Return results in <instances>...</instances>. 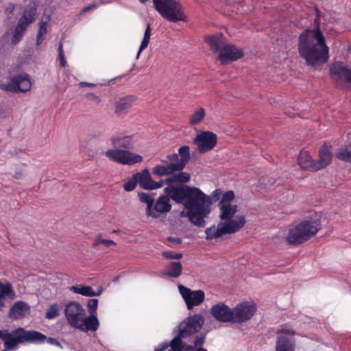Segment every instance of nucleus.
<instances>
[{"instance_id":"obj_1","label":"nucleus","mask_w":351,"mask_h":351,"mask_svg":"<svg viewBox=\"0 0 351 351\" xmlns=\"http://www.w3.org/2000/svg\"><path fill=\"white\" fill-rule=\"evenodd\" d=\"M190 178L188 173L180 172L165 181L168 184L165 188V193L176 202L184 206L180 213L181 217H187L196 226L204 227L205 219L211 212V205L221 199L219 203L220 221L217 226H213L206 230V239L211 240L224 234H234L243 228L246 220L244 215H237L238 206L232 202L235 198L234 191H228L222 194L221 190L217 189L210 195H207L197 187L181 186L177 183H186Z\"/></svg>"},{"instance_id":"obj_2","label":"nucleus","mask_w":351,"mask_h":351,"mask_svg":"<svg viewBox=\"0 0 351 351\" xmlns=\"http://www.w3.org/2000/svg\"><path fill=\"white\" fill-rule=\"evenodd\" d=\"M298 51L306 65L319 66L329 60V48L319 25L315 29H308L299 36Z\"/></svg>"},{"instance_id":"obj_3","label":"nucleus","mask_w":351,"mask_h":351,"mask_svg":"<svg viewBox=\"0 0 351 351\" xmlns=\"http://www.w3.org/2000/svg\"><path fill=\"white\" fill-rule=\"evenodd\" d=\"M134 135L120 133L110 138L113 148L105 152L106 156L110 160L123 165H134L143 161V156L138 154L131 152V149L136 142Z\"/></svg>"},{"instance_id":"obj_4","label":"nucleus","mask_w":351,"mask_h":351,"mask_svg":"<svg viewBox=\"0 0 351 351\" xmlns=\"http://www.w3.org/2000/svg\"><path fill=\"white\" fill-rule=\"evenodd\" d=\"M47 337L45 335L36 330H25L23 328H19L9 332L7 330H0V339L4 343V346L8 350H11L18 344L27 343H43Z\"/></svg>"},{"instance_id":"obj_5","label":"nucleus","mask_w":351,"mask_h":351,"mask_svg":"<svg viewBox=\"0 0 351 351\" xmlns=\"http://www.w3.org/2000/svg\"><path fill=\"white\" fill-rule=\"evenodd\" d=\"M190 159L189 147L182 146L178 149V154H172L167 156V160H161L164 165H158L152 169L153 174L162 176H167L181 171Z\"/></svg>"},{"instance_id":"obj_6","label":"nucleus","mask_w":351,"mask_h":351,"mask_svg":"<svg viewBox=\"0 0 351 351\" xmlns=\"http://www.w3.org/2000/svg\"><path fill=\"white\" fill-rule=\"evenodd\" d=\"M321 229L318 220H304L289 228L286 241L289 245L301 244L314 236Z\"/></svg>"},{"instance_id":"obj_7","label":"nucleus","mask_w":351,"mask_h":351,"mask_svg":"<svg viewBox=\"0 0 351 351\" xmlns=\"http://www.w3.org/2000/svg\"><path fill=\"white\" fill-rule=\"evenodd\" d=\"M156 10L165 19L171 22L185 21L186 15L178 0H154Z\"/></svg>"},{"instance_id":"obj_8","label":"nucleus","mask_w":351,"mask_h":351,"mask_svg":"<svg viewBox=\"0 0 351 351\" xmlns=\"http://www.w3.org/2000/svg\"><path fill=\"white\" fill-rule=\"evenodd\" d=\"M64 314L71 326L82 331L90 330L86 322V311L80 304L75 302H70L65 307Z\"/></svg>"},{"instance_id":"obj_9","label":"nucleus","mask_w":351,"mask_h":351,"mask_svg":"<svg viewBox=\"0 0 351 351\" xmlns=\"http://www.w3.org/2000/svg\"><path fill=\"white\" fill-rule=\"evenodd\" d=\"M256 311V306L253 302H241L232 308L233 323L241 324L250 320Z\"/></svg>"},{"instance_id":"obj_10","label":"nucleus","mask_w":351,"mask_h":351,"mask_svg":"<svg viewBox=\"0 0 351 351\" xmlns=\"http://www.w3.org/2000/svg\"><path fill=\"white\" fill-rule=\"evenodd\" d=\"M204 322V318L200 314H195L187 317L180 324V336L185 337L197 332L200 330Z\"/></svg>"},{"instance_id":"obj_11","label":"nucleus","mask_w":351,"mask_h":351,"mask_svg":"<svg viewBox=\"0 0 351 351\" xmlns=\"http://www.w3.org/2000/svg\"><path fill=\"white\" fill-rule=\"evenodd\" d=\"M217 142V135L210 131H203L198 133L194 139L197 150L201 153L207 152L213 149Z\"/></svg>"},{"instance_id":"obj_12","label":"nucleus","mask_w":351,"mask_h":351,"mask_svg":"<svg viewBox=\"0 0 351 351\" xmlns=\"http://www.w3.org/2000/svg\"><path fill=\"white\" fill-rule=\"evenodd\" d=\"M244 55L241 48L231 44H225L217 56V59L222 64H229L241 58Z\"/></svg>"},{"instance_id":"obj_13","label":"nucleus","mask_w":351,"mask_h":351,"mask_svg":"<svg viewBox=\"0 0 351 351\" xmlns=\"http://www.w3.org/2000/svg\"><path fill=\"white\" fill-rule=\"evenodd\" d=\"M178 290L189 309L202 304L205 298L204 292L202 290L192 291L183 285L178 286Z\"/></svg>"},{"instance_id":"obj_14","label":"nucleus","mask_w":351,"mask_h":351,"mask_svg":"<svg viewBox=\"0 0 351 351\" xmlns=\"http://www.w3.org/2000/svg\"><path fill=\"white\" fill-rule=\"evenodd\" d=\"M293 335L294 332L291 328L287 326H284L277 338L276 351H294Z\"/></svg>"},{"instance_id":"obj_15","label":"nucleus","mask_w":351,"mask_h":351,"mask_svg":"<svg viewBox=\"0 0 351 351\" xmlns=\"http://www.w3.org/2000/svg\"><path fill=\"white\" fill-rule=\"evenodd\" d=\"M211 315L219 322L233 323L232 308L224 303H219L210 308Z\"/></svg>"},{"instance_id":"obj_16","label":"nucleus","mask_w":351,"mask_h":351,"mask_svg":"<svg viewBox=\"0 0 351 351\" xmlns=\"http://www.w3.org/2000/svg\"><path fill=\"white\" fill-rule=\"evenodd\" d=\"M169 198H171V197L167 194L166 195L160 196L156 200V203H154V206L151 211H149L148 217L158 218L162 214L169 212L171 208Z\"/></svg>"},{"instance_id":"obj_17","label":"nucleus","mask_w":351,"mask_h":351,"mask_svg":"<svg viewBox=\"0 0 351 351\" xmlns=\"http://www.w3.org/2000/svg\"><path fill=\"white\" fill-rule=\"evenodd\" d=\"M136 177L138 178V183L140 186L146 190L160 189L165 184V182L162 180L160 182L154 181L147 169H144L141 172L136 173Z\"/></svg>"},{"instance_id":"obj_18","label":"nucleus","mask_w":351,"mask_h":351,"mask_svg":"<svg viewBox=\"0 0 351 351\" xmlns=\"http://www.w3.org/2000/svg\"><path fill=\"white\" fill-rule=\"evenodd\" d=\"M88 308L89 316L86 317V322L88 324V327L91 331L97 330L99 323L97 317V308L98 306V300L91 299L87 304Z\"/></svg>"},{"instance_id":"obj_19","label":"nucleus","mask_w":351,"mask_h":351,"mask_svg":"<svg viewBox=\"0 0 351 351\" xmlns=\"http://www.w3.org/2000/svg\"><path fill=\"white\" fill-rule=\"evenodd\" d=\"M205 42L208 44L210 50L217 56L226 44L225 38L221 33L206 36Z\"/></svg>"},{"instance_id":"obj_20","label":"nucleus","mask_w":351,"mask_h":351,"mask_svg":"<svg viewBox=\"0 0 351 351\" xmlns=\"http://www.w3.org/2000/svg\"><path fill=\"white\" fill-rule=\"evenodd\" d=\"M30 306L23 301H18L10 308L8 316L13 319H18L26 316L29 313Z\"/></svg>"},{"instance_id":"obj_21","label":"nucleus","mask_w":351,"mask_h":351,"mask_svg":"<svg viewBox=\"0 0 351 351\" xmlns=\"http://www.w3.org/2000/svg\"><path fill=\"white\" fill-rule=\"evenodd\" d=\"M331 159L332 153L330 147L323 145L319 152V160L317 161L315 160V166L317 168V171L328 166L330 163Z\"/></svg>"},{"instance_id":"obj_22","label":"nucleus","mask_w":351,"mask_h":351,"mask_svg":"<svg viewBox=\"0 0 351 351\" xmlns=\"http://www.w3.org/2000/svg\"><path fill=\"white\" fill-rule=\"evenodd\" d=\"M298 163L303 169L313 171H317V168L315 166V160L312 159L309 153L306 151L300 152L298 158Z\"/></svg>"},{"instance_id":"obj_23","label":"nucleus","mask_w":351,"mask_h":351,"mask_svg":"<svg viewBox=\"0 0 351 351\" xmlns=\"http://www.w3.org/2000/svg\"><path fill=\"white\" fill-rule=\"evenodd\" d=\"M133 101V98L131 97H124L120 98L115 103L114 112L119 116H121L125 114L131 108Z\"/></svg>"},{"instance_id":"obj_24","label":"nucleus","mask_w":351,"mask_h":351,"mask_svg":"<svg viewBox=\"0 0 351 351\" xmlns=\"http://www.w3.org/2000/svg\"><path fill=\"white\" fill-rule=\"evenodd\" d=\"M348 67L341 62H336L332 63L330 66V73L332 78L335 81H339L343 79V77L348 70Z\"/></svg>"},{"instance_id":"obj_25","label":"nucleus","mask_w":351,"mask_h":351,"mask_svg":"<svg viewBox=\"0 0 351 351\" xmlns=\"http://www.w3.org/2000/svg\"><path fill=\"white\" fill-rule=\"evenodd\" d=\"M17 84V92H27L31 89L32 82L26 74L15 76Z\"/></svg>"},{"instance_id":"obj_26","label":"nucleus","mask_w":351,"mask_h":351,"mask_svg":"<svg viewBox=\"0 0 351 351\" xmlns=\"http://www.w3.org/2000/svg\"><path fill=\"white\" fill-rule=\"evenodd\" d=\"M206 117V110L202 107L197 108L191 114L189 123L191 125H197L201 123Z\"/></svg>"},{"instance_id":"obj_27","label":"nucleus","mask_w":351,"mask_h":351,"mask_svg":"<svg viewBox=\"0 0 351 351\" xmlns=\"http://www.w3.org/2000/svg\"><path fill=\"white\" fill-rule=\"evenodd\" d=\"M69 290L74 293L80 294L82 295L87 297L99 295L101 293V291H99L97 293H95V292L93 291L91 287L81 285L77 286H72L69 288Z\"/></svg>"},{"instance_id":"obj_28","label":"nucleus","mask_w":351,"mask_h":351,"mask_svg":"<svg viewBox=\"0 0 351 351\" xmlns=\"http://www.w3.org/2000/svg\"><path fill=\"white\" fill-rule=\"evenodd\" d=\"M182 266L180 262H171L166 266L165 274L172 278H178L182 274Z\"/></svg>"},{"instance_id":"obj_29","label":"nucleus","mask_w":351,"mask_h":351,"mask_svg":"<svg viewBox=\"0 0 351 351\" xmlns=\"http://www.w3.org/2000/svg\"><path fill=\"white\" fill-rule=\"evenodd\" d=\"M15 298L16 293L12 285L10 282H0V299L14 300Z\"/></svg>"},{"instance_id":"obj_30","label":"nucleus","mask_w":351,"mask_h":351,"mask_svg":"<svg viewBox=\"0 0 351 351\" xmlns=\"http://www.w3.org/2000/svg\"><path fill=\"white\" fill-rule=\"evenodd\" d=\"M34 14V9L25 10L22 17L19 19L17 25L23 27V29L25 30L28 25L33 21Z\"/></svg>"},{"instance_id":"obj_31","label":"nucleus","mask_w":351,"mask_h":351,"mask_svg":"<svg viewBox=\"0 0 351 351\" xmlns=\"http://www.w3.org/2000/svg\"><path fill=\"white\" fill-rule=\"evenodd\" d=\"M139 200L146 204L145 213L148 217L154 203V198L152 193L141 192L138 194Z\"/></svg>"},{"instance_id":"obj_32","label":"nucleus","mask_w":351,"mask_h":351,"mask_svg":"<svg viewBox=\"0 0 351 351\" xmlns=\"http://www.w3.org/2000/svg\"><path fill=\"white\" fill-rule=\"evenodd\" d=\"M152 30L150 25L148 24L144 32L143 38L139 47L138 51L136 54V58H138L141 53L147 47L150 38H151Z\"/></svg>"},{"instance_id":"obj_33","label":"nucleus","mask_w":351,"mask_h":351,"mask_svg":"<svg viewBox=\"0 0 351 351\" xmlns=\"http://www.w3.org/2000/svg\"><path fill=\"white\" fill-rule=\"evenodd\" d=\"M100 244H102L107 247L116 245V243L114 241L110 239H105L101 234H97L92 243V246L93 247H97Z\"/></svg>"},{"instance_id":"obj_34","label":"nucleus","mask_w":351,"mask_h":351,"mask_svg":"<svg viewBox=\"0 0 351 351\" xmlns=\"http://www.w3.org/2000/svg\"><path fill=\"white\" fill-rule=\"evenodd\" d=\"M336 156L339 159L346 162L351 161V145L339 149V151L337 152Z\"/></svg>"},{"instance_id":"obj_35","label":"nucleus","mask_w":351,"mask_h":351,"mask_svg":"<svg viewBox=\"0 0 351 351\" xmlns=\"http://www.w3.org/2000/svg\"><path fill=\"white\" fill-rule=\"evenodd\" d=\"M0 88L5 91L17 92V84L15 77H12L10 81L6 83H1Z\"/></svg>"},{"instance_id":"obj_36","label":"nucleus","mask_w":351,"mask_h":351,"mask_svg":"<svg viewBox=\"0 0 351 351\" xmlns=\"http://www.w3.org/2000/svg\"><path fill=\"white\" fill-rule=\"evenodd\" d=\"M59 311L60 306L58 304H52L47 308L45 313V317L48 319H52L58 315Z\"/></svg>"},{"instance_id":"obj_37","label":"nucleus","mask_w":351,"mask_h":351,"mask_svg":"<svg viewBox=\"0 0 351 351\" xmlns=\"http://www.w3.org/2000/svg\"><path fill=\"white\" fill-rule=\"evenodd\" d=\"M138 184V178L136 177V173L132 176V177L125 182L123 184V189L125 191H133Z\"/></svg>"},{"instance_id":"obj_38","label":"nucleus","mask_w":351,"mask_h":351,"mask_svg":"<svg viewBox=\"0 0 351 351\" xmlns=\"http://www.w3.org/2000/svg\"><path fill=\"white\" fill-rule=\"evenodd\" d=\"M182 337L180 336V334L178 337H175L171 342V349L169 351H181L183 348L182 342L181 341V338Z\"/></svg>"},{"instance_id":"obj_39","label":"nucleus","mask_w":351,"mask_h":351,"mask_svg":"<svg viewBox=\"0 0 351 351\" xmlns=\"http://www.w3.org/2000/svg\"><path fill=\"white\" fill-rule=\"evenodd\" d=\"M24 31L25 29H23V27L16 25L12 36V42L14 43H18L21 40Z\"/></svg>"},{"instance_id":"obj_40","label":"nucleus","mask_w":351,"mask_h":351,"mask_svg":"<svg viewBox=\"0 0 351 351\" xmlns=\"http://www.w3.org/2000/svg\"><path fill=\"white\" fill-rule=\"evenodd\" d=\"M162 256L168 259H180L182 257L181 253H176L172 251H165L162 253Z\"/></svg>"},{"instance_id":"obj_41","label":"nucleus","mask_w":351,"mask_h":351,"mask_svg":"<svg viewBox=\"0 0 351 351\" xmlns=\"http://www.w3.org/2000/svg\"><path fill=\"white\" fill-rule=\"evenodd\" d=\"M59 58L61 66L65 67L66 66V61L63 54L62 45L61 43L59 45Z\"/></svg>"},{"instance_id":"obj_42","label":"nucleus","mask_w":351,"mask_h":351,"mask_svg":"<svg viewBox=\"0 0 351 351\" xmlns=\"http://www.w3.org/2000/svg\"><path fill=\"white\" fill-rule=\"evenodd\" d=\"M47 33V25L45 22H41L40 24L39 29L38 32V34L40 36H43Z\"/></svg>"},{"instance_id":"obj_43","label":"nucleus","mask_w":351,"mask_h":351,"mask_svg":"<svg viewBox=\"0 0 351 351\" xmlns=\"http://www.w3.org/2000/svg\"><path fill=\"white\" fill-rule=\"evenodd\" d=\"M86 97L90 99L92 101H94L97 104H99L101 101L100 97L97 96L93 93L87 94Z\"/></svg>"},{"instance_id":"obj_44","label":"nucleus","mask_w":351,"mask_h":351,"mask_svg":"<svg viewBox=\"0 0 351 351\" xmlns=\"http://www.w3.org/2000/svg\"><path fill=\"white\" fill-rule=\"evenodd\" d=\"M341 80L351 83V69H348Z\"/></svg>"},{"instance_id":"obj_45","label":"nucleus","mask_w":351,"mask_h":351,"mask_svg":"<svg viewBox=\"0 0 351 351\" xmlns=\"http://www.w3.org/2000/svg\"><path fill=\"white\" fill-rule=\"evenodd\" d=\"M78 86H79V87H81V88L86 87V86L90 87V88H93V87H95L97 86V84H94V83L81 82L80 83H79Z\"/></svg>"},{"instance_id":"obj_46","label":"nucleus","mask_w":351,"mask_h":351,"mask_svg":"<svg viewBox=\"0 0 351 351\" xmlns=\"http://www.w3.org/2000/svg\"><path fill=\"white\" fill-rule=\"evenodd\" d=\"M169 241L176 244L181 243V239L177 237H169Z\"/></svg>"},{"instance_id":"obj_47","label":"nucleus","mask_w":351,"mask_h":351,"mask_svg":"<svg viewBox=\"0 0 351 351\" xmlns=\"http://www.w3.org/2000/svg\"><path fill=\"white\" fill-rule=\"evenodd\" d=\"M97 6L96 3L91 4L86 8H84V12H87L88 10H90L91 9L95 8Z\"/></svg>"},{"instance_id":"obj_48","label":"nucleus","mask_w":351,"mask_h":351,"mask_svg":"<svg viewBox=\"0 0 351 351\" xmlns=\"http://www.w3.org/2000/svg\"><path fill=\"white\" fill-rule=\"evenodd\" d=\"M168 347L167 344H163L155 349V351H164Z\"/></svg>"},{"instance_id":"obj_49","label":"nucleus","mask_w":351,"mask_h":351,"mask_svg":"<svg viewBox=\"0 0 351 351\" xmlns=\"http://www.w3.org/2000/svg\"><path fill=\"white\" fill-rule=\"evenodd\" d=\"M203 343H204V338H200V339L195 340V346H201Z\"/></svg>"},{"instance_id":"obj_50","label":"nucleus","mask_w":351,"mask_h":351,"mask_svg":"<svg viewBox=\"0 0 351 351\" xmlns=\"http://www.w3.org/2000/svg\"><path fill=\"white\" fill-rule=\"evenodd\" d=\"M43 36H40L39 34H37V37H36V44L38 45H39L40 44H41V43L43 42Z\"/></svg>"},{"instance_id":"obj_51","label":"nucleus","mask_w":351,"mask_h":351,"mask_svg":"<svg viewBox=\"0 0 351 351\" xmlns=\"http://www.w3.org/2000/svg\"><path fill=\"white\" fill-rule=\"evenodd\" d=\"M4 299H0V311L3 308V307L5 306V304L3 302Z\"/></svg>"},{"instance_id":"obj_52","label":"nucleus","mask_w":351,"mask_h":351,"mask_svg":"<svg viewBox=\"0 0 351 351\" xmlns=\"http://www.w3.org/2000/svg\"><path fill=\"white\" fill-rule=\"evenodd\" d=\"M48 341H49V342H50L51 343H53V342L55 341V340H54V339H51V338H49V339H48Z\"/></svg>"},{"instance_id":"obj_53","label":"nucleus","mask_w":351,"mask_h":351,"mask_svg":"<svg viewBox=\"0 0 351 351\" xmlns=\"http://www.w3.org/2000/svg\"><path fill=\"white\" fill-rule=\"evenodd\" d=\"M197 351H207V350L204 348H199V349H197Z\"/></svg>"},{"instance_id":"obj_54","label":"nucleus","mask_w":351,"mask_h":351,"mask_svg":"<svg viewBox=\"0 0 351 351\" xmlns=\"http://www.w3.org/2000/svg\"><path fill=\"white\" fill-rule=\"evenodd\" d=\"M318 20H319L318 19H315V23H317Z\"/></svg>"}]
</instances>
